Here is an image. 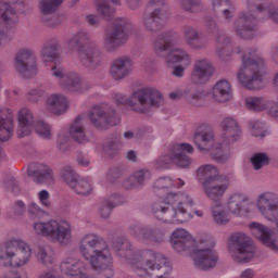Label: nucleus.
Wrapping results in <instances>:
<instances>
[{"mask_svg":"<svg viewBox=\"0 0 278 278\" xmlns=\"http://www.w3.org/2000/svg\"><path fill=\"white\" fill-rule=\"evenodd\" d=\"M114 250L122 262L130 264V266L137 268V270H142L146 275L162 270L163 275H159L155 278H168L173 270L170 262L164 254L151 249L136 251L134 244L125 238H121L114 243Z\"/></svg>","mask_w":278,"mask_h":278,"instance_id":"f257e3e1","label":"nucleus"},{"mask_svg":"<svg viewBox=\"0 0 278 278\" xmlns=\"http://www.w3.org/2000/svg\"><path fill=\"white\" fill-rule=\"evenodd\" d=\"M192 205H194V199L190 193L173 191L151 205V214L154 220L163 225H184L188 223V207Z\"/></svg>","mask_w":278,"mask_h":278,"instance_id":"f03ea898","label":"nucleus"},{"mask_svg":"<svg viewBox=\"0 0 278 278\" xmlns=\"http://www.w3.org/2000/svg\"><path fill=\"white\" fill-rule=\"evenodd\" d=\"M78 251L92 270L104 273V277H114V258L110 245L103 237L94 232L84 235L78 243Z\"/></svg>","mask_w":278,"mask_h":278,"instance_id":"7ed1b4c3","label":"nucleus"},{"mask_svg":"<svg viewBox=\"0 0 278 278\" xmlns=\"http://www.w3.org/2000/svg\"><path fill=\"white\" fill-rule=\"evenodd\" d=\"M68 49L75 51L77 49V59L81 66L89 71H97L103 62L101 50L92 42V35L86 30L75 33L67 40Z\"/></svg>","mask_w":278,"mask_h":278,"instance_id":"20e7f679","label":"nucleus"},{"mask_svg":"<svg viewBox=\"0 0 278 278\" xmlns=\"http://www.w3.org/2000/svg\"><path fill=\"white\" fill-rule=\"evenodd\" d=\"M118 105H128L137 114H147L151 108H162L164 105V96L155 87H146L130 94L129 98L122 93L114 97Z\"/></svg>","mask_w":278,"mask_h":278,"instance_id":"39448f33","label":"nucleus"},{"mask_svg":"<svg viewBox=\"0 0 278 278\" xmlns=\"http://www.w3.org/2000/svg\"><path fill=\"white\" fill-rule=\"evenodd\" d=\"M263 68L264 59L260 51L257 49H250L242 56V65L237 74L239 84L248 88V90H260V84L263 81Z\"/></svg>","mask_w":278,"mask_h":278,"instance_id":"423d86ee","label":"nucleus"},{"mask_svg":"<svg viewBox=\"0 0 278 278\" xmlns=\"http://www.w3.org/2000/svg\"><path fill=\"white\" fill-rule=\"evenodd\" d=\"M31 261V247L21 239L9 240L0 244V266L23 268Z\"/></svg>","mask_w":278,"mask_h":278,"instance_id":"0eeeda50","label":"nucleus"},{"mask_svg":"<svg viewBox=\"0 0 278 278\" xmlns=\"http://www.w3.org/2000/svg\"><path fill=\"white\" fill-rule=\"evenodd\" d=\"M73 224L66 219H50L34 224V231L61 247H68L73 242Z\"/></svg>","mask_w":278,"mask_h":278,"instance_id":"6e6552de","label":"nucleus"},{"mask_svg":"<svg viewBox=\"0 0 278 278\" xmlns=\"http://www.w3.org/2000/svg\"><path fill=\"white\" fill-rule=\"evenodd\" d=\"M228 253L237 264H249L255 257V247L244 232H235L228 239Z\"/></svg>","mask_w":278,"mask_h":278,"instance_id":"1a4fd4ad","label":"nucleus"},{"mask_svg":"<svg viewBox=\"0 0 278 278\" xmlns=\"http://www.w3.org/2000/svg\"><path fill=\"white\" fill-rule=\"evenodd\" d=\"M193 142L202 153H212L217 162H227L219 160L218 155H225V143L214 139V131L202 125L193 135Z\"/></svg>","mask_w":278,"mask_h":278,"instance_id":"9d476101","label":"nucleus"},{"mask_svg":"<svg viewBox=\"0 0 278 278\" xmlns=\"http://www.w3.org/2000/svg\"><path fill=\"white\" fill-rule=\"evenodd\" d=\"M129 25V20L116 18L113 25L105 31L102 45L108 53H116L127 42L126 29Z\"/></svg>","mask_w":278,"mask_h":278,"instance_id":"9b49d317","label":"nucleus"},{"mask_svg":"<svg viewBox=\"0 0 278 278\" xmlns=\"http://www.w3.org/2000/svg\"><path fill=\"white\" fill-rule=\"evenodd\" d=\"M164 0H149L147 14L143 15L141 24L146 31L157 34L166 27V16L164 15Z\"/></svg>","mask_w":278,"mask_h":278,"instance_id":"f8f14e48","label":"nucleus"},{"mask_svg":"<svg viewBox=\"0 0 278 278\" xmlns=\"http://www.w3.org/2000/svg\"><path fill=\"white\" fill-rule=\"evenodd\" d=\"M15 72L24 77V79H31L38 75V58L36 51L29 48L18 50L14 58Z\"/></svg>","mask_w":278,"mask_h":278,"instance_id":"ddd939ff","label":"nucleus"},{"mask_svg":"<svg viewBox=\"0 0 278 278\" xmlns=\"http://www.w3.org/2000/svg\"><path fill=\"white\" fill-rule=\"evenodd\" d=\"M129 233L143 244H164L166 242V229L162 226L149 227L132 224L129 226Z\"/></svg>","mask_w":278,"mask_h":278,"instance_id":"4468645a","label":"nucleus"},{"mask_svg":"<svg viewBox=\"0 0 278 278\" xmlns=\"http://www.w3.org/2000/svg\"><path fill=\"white\" fill-rule=\"evenodd\" d=\"M52 75L58 80L59 85L70 92H86L88 90V84H86L79 74L75 72H68L61 66L52 67Z\"/></svg>","mask_w":278,"mask_h":278,"instance_id":"2eb2a0df","label":"nucleus"},{"mask_svg":"<svg viewBox=\"0 0 278 278\" xmlns=\"http://www.w3.org/2000/svg\"><path fill=\"white\" fill-rule=\"evenodd\" d=\"M255 27H257V17L251 11L241 12L233 23L235 34L243 40L255 38Z\"/></svg>","mask_w":278,"mask_h":278,"instance_id":"dca6fc26","label":"nucleus"},{"mask_svg":"<svg viewBox=\"0 0 278 278\" xmlns=\"http://www.w3.org/2000/svg\"><path fill=\"white\" fill-rule=\"evenodd\" d=\"M222 142L224 143V154L217 156V160H229V144L240 140V126L231 117H226L222 122Z\"/></svg>","mask_w":278,"mask_h":278,"instance_id":"f3484780","label":"nucleus"},{"mask_svg":"<svg viewBox=\"0 0 278 278\" xmlns=\"http://www.w3.org/2000/svg\"><path fill=\"white\" fill-rule=\"evenodd\" d=\"M115 113L108 104L94 105L89 112V121L97 129L114 127Z\"/></svg>","mask_w":278,"mask_h":278,"instance_id":"a211bd4d","label":"nucleus"},{"mask_svg":"<svg viewBox=\"0 0 278 278\" xmlns=\"http://www.w3.org/2000/svg\"><path fill=\"white\" fill-rule=\"evenodd\" d=\"M18 7L23 12L31 10V7L23 2V0H0V18L9 27H14L18 23V14L16 13V8Z\"/></svg>","mask_w":278,"mask_h":278,"instance_id":"6ab92c4d","label":"nucleus"},{"mask_svg":"<svg viewBox=\"0 0 278 278\" xmlns=\"http://www.w3.org/2000/svg\"><path fill=\"white\" fill-rule=\"evenodd\" d=\"M14 136V111L0 108V142H8ZM5 160V151L0 147V162Z\"/></svg>","mask_w":278,"mask_h":278,"instance_id":"aec40b11","label":"nucleus"},{"mask_svg":"<svg viewBox=\"0 0 278 278\" xmlns=\"http://www.w3.org/2000/svg\"><path fill=\"white\" fill-rule=\"evenodd\" d=\"M218 252L211 248L198 249L192 254L193 266L198 270H213L218 265Z\"/></svg>","mask_w":278,"mask_h":278,"instance_id":"412c9836","label":"nucleus"},{"mask_svg":"<svg viewBox=\"0 0 278 278\" xmlns=\"http://www.w3.org/2000/svg\"><path fill=\"white\" fill-rule=\"evenodd\" d=\"M214 76V65L207 59H198L191 72V81L197 86L207 84Z\"/></svg>","mask_w":278,"mask_h":278,"instance_id":"4be33fe9","label":"nucleus"},{"mask_svg":"<svg viewBox=\"0 0 278 278\" xmlns=\"http://www.w3.org/2000/svg\"><path fill=\"white\" fill-rule=\"evenodd\" d=\"M253 201L243 193H233L228 197L226 208L233 216H247L251 212Z\"/></svg>","mask_w":278,"mask_h":278,"instance_id":"5701e85b","label":"nucleus"},{"mask_svg":"<svg viewBox=\"0 0 278 278\" xmlns=\"http://www.w3.org/2000/svg\"><path fill=\"white\" fill-rule=\"evenodd\" d=\"M134 72V59L127 55H122L111 63L110 75L115 81H121L129 77Z\"/></svg>","mask_w":278,"mask_h":278,"instance_id":"b1692460","label":"nucleus"},{"mask_svg":"<svg viewBox=\"0 0 278 278\" xmlns=\"http://www.w3.org/2000/svg\"><path fill=\"white\" fill-rule=\"evenodd\" d=\"M251 233L258 239L269 251H278V240L273 231L261 223L253 222L249 225Z\"/></svg>","mask_w":278,"mask_h":278,"instance_id":"393cba45","label":"nucleus"},{"mask_svg":"<svg viewBox=\"0 0 278 278\" xmlns=\"http://www.w3.org/2000/svg\"><path fill=\"white\" fill-rule=\"evenodd\" d=\"M60 269L63 275L71 278H90L86 274V264L77 257L68 256L64 258L60 264Z\"/></svg>","mask_w":278,"mask_h":278,"instance_id":"a878e982","label":"nucleus"},{"mask_svg":"<svg viewBox=\"0 0 278 278\" xmlns=\"http://www.w3.org/2000/svg\"><path fill=\"white\" fill-rule=\"evenodd\" d=\"M169 242L176 253H184L190 251L194 244V239L188 230L178 228L172 232Z\"/></svg>","mask_w":278,"mask_h":278,"instance_id":"bb28decb","label":"nucleus"},{"mask_svg":"<svg viewBox=\"0 0 278 278\" xmlns=\"http://www.w3.org/2000/svg\"><path fill=\"white\" fill-rule=\"evenodd\" d=\"M202 188L206 199L218 202L220 199H223V197H225V193L229 188V178L222 177L213 182L203 184Z\"/></svg>","mask_w":278,"mask_h":278,"instance_id":"cd10ccee","label":"nucleus"},{"mask_svg":"<svg viewBox=\"0 0 278 278\" xmlns=\"http://www.w3.org/2000/svg\"><path fill=\"white\" fill-rule=\"evenodd\" d=\"M151 177L153 174L148 168H140L126 178L123 186L126 190H140L147 186L148 181H151Z\"/></svg>","mask_w":278,"mask_h":278,"instance_id":"c85d7f7f","label":"nucleus"},{"mask_svg":"<svg viewBox=\"0 0 278 278\" xmlns=\"http://www.w3.org/2000/svg\"><path fill=\"white\" fill-rule=\"evenodd\" d=\"M27 175L36 184H51L53 181V170L42 163H31L27 169Z\"/></svg>","mask_w":278,"mask_h":278,"instance_id":"c756f323","label":"nucleus"},{"mask_svg":"<svg viewBox=\"0 0 278 278\" xmlns=\"http://www.w3.org/2000/svg\"><path fill=\"white\" fill-rule=\"evenodd\" d=\"M17 121L18 138H25V136H29V134L34 131V127H36V118L34 117V113H31L29 109H21L18 112Z\"/></svg>","mask_w":278,"mask_h":278,"instance_id":"7c9ffc66","label":"nucleus"},{"mask_svg":"<svg viewBox=\"0 0 278 278\" xmlns=\"http://www.w3.org/2000/svg\"><path fill=\"white\" fill-rule=\"evenodd\" d=\"M211 8L214 14L220 12L224 23H231L236 17V4L231 0H211Z\"/></svg>","mask_w":278,"mask_h":278,"instance_id":"2f4dec72","label":"nucleus"},{"mask_svg":"<svg viewBox=\"0 0 278 278\" xmlns=\"http://www.w3.org/2000/svg\"><path fill=\"white\" fill-rule=\"evenodd\" d=\"M62 46L60 45V40L58 38L47 39L40 49V58L45 64L48 62H55L60 60V51Z\"/></svg>","mask_w":278,"mask_h":278,"instance_id":"473e14b6","label":"nucleus"},{"mask_svg":"<svg viewBox=\"0 0 278 278\" xmlns=\"http://www.w3.org/2000/svg\"><path fill=\"white\" fill-rule=\"evenodd\" d=\"M211 94L212 99H214L217 103H227V101H231L233 97L231 83L226 79L218 80L213 86Z\"/></svg>","mask_w":278,"mask_h":278,"instance_id":"72a5a7b5","label":"nucleus"},{"mask_svg":"<svg viewBox=\"0 0 278 278\" xmlns=\"http://www.w3.org/2000/svg\"><path fill=\"white\" fill-rule=\"evenodd\" d=\"M153 51L159 58H166L165 51H170L175 47V35L170 31L162 33L154 39Z\"/></svg>","mask_w":278,"mask_h":278,"instance_id":"f704fd0d","label":"nucleus"},{"mask_svg":"<svg viewBox=\"0 0 278 278\" xmlns=\"http://www.w3.org/2000/svg\"><path fill=\"white\" fill-rule=\"evenodd\" d=\"M46 108L48 112L56 116L65 114L68 110V98L62 93H53L47 98Z\"/></svg>","mask_w":278,"mask_h":278,"instance_id":"c9c22d12","label":"nucleus"},{"mask_svg":"<svg viewBox=\"0 0 278 278\" xmlns=\"http://www.w3.org/2000/svg\"><path fill=\"white\" fill-rule=\"evenodd\" d=\"M175 155L176 166L179 168H188L192 164V159L186 153H194V148L190 143H178L172 148Z\"/></svg>","mask_w":278,"mask_h":278,"instance_id":"e433bc0d","label":"nucleus"},{"mask_svg":"<svg viewBox=\"0 0 278 278\" xmlns=\"http://www.w3.org/2000/svg\"><path fill=\"white\" fill-rule=\"evenodd\" d=\"M70 136L78 144H88L90 142V135H88L84 125V116H78L74 119L70 126Z\"/></svg>","mask_w":278,"mask_h":278,"instance_id":"4c0bfd02","label":"nucleus"},{"mask_svg":"<svg viewBox=\"0 0 278 278\" xmlns=\"http://www.w3.org/2000/svg\"><path fill=\"white\" fill-rule=\"evenodd\" d=\"M184 36L185 41L190 49H194L195 51H201V49H205L207 47L206 39L201 37V33L193 26H185L184 27Z\"/></svg>","mask_w":278,"mask_h":278,"instance_id":"58836bf2","label":"nucleus"},{"mask_svg":"<svg viewBox=\"0 0 278 278\" xmlns=\"http://www.w3.org/2000/svg\"><path fill=\"white\" fill-rule=\"evenodd\" d=\"M235 52L236 50H233L231 38L225 34H218L216 37V53L218 58H220V60L224 62H228Z\"/></svg>","mask_w":278,"mask_h":278,"instance_id":"ea45409f","label":"nucleus"},{"mask_svg":"<svg viewBox=\"0 0 278 278\" xmlns=\"http://www.w3.org/2000/svg\"><path fill=\"white\" fill-rule=\"evenodd\" d=\"M165 62L167 64H182V66H190L192 64V58L182 48L173 47L167 54H165Z\"/></svg>","mask_w":278,"mask_h":278,"instance_id":"a19ab883","label":"nucleus"},{"mask_svg":"<svg viewBox=\"0 0 278 278\" xmlns=\"http://www.w3.org/2000/svg\"><path fill=\"white\" fill-rule=\"evenodd\" d=\"M197 177L199 181L203 184H212L214 181H218L223 176L218 172V167L212 164L202 165L197 170Z\"/></svg>","mask_w":278,"mask_h":278,"instance_id":"79ce46f5","label":"nucleus"},{"mask_svg":"<svg viewBox=\"0 0 278 278\" xmlns=\"http://www.w3.org/2000/svg\"><path fill=\"white\" fill-rule=\"evenodd\" d=\"M245 106L250 112H264L270 116V110H273V100H268L262 97H248L245 98Z\"/></svg>","mask_w":278,"mask_h":278,"instance_id":"37998d69","label":"nucleus"},{"mask_svg":"<svg viewBox=\"0 0 278 278\" xmlns=\"http://www.w3.org/2000/svg\"><path fill=\"white\" fill-rule=\"evenodd\" d=\"M121 195L119 194H113L109 198H105L99 206L98 214L100 217H102L104 220H108L110 216H112V210L114 207L121 205Z\"/></svg>","mask_w":278,"mask_h":278,"instance_id":"c03bdc74","label":"nucleus"},{"mask_svg":"<svg viewBox=\"0 0 278 278\" xmlns=\"http://www.w3.org/2000/svg\"><path fill=\"white\" fill-rule=\"evenodd\" d=\"M36 260L42 266H53L56 262L55 252L49 245L39 247L36 252Z\"/></svg>","mask_w":278,"mask_h":278,"instance_id":"a18cd8bd","label":"nucleus"},{"mask_svg":"<svg viewBox=\"0 0 278 278\" xmlns=\"http://www.w3.org/2000/svg\"><path fill=\"white\" fill-rule=\"evenodd\" d=\"M64 3V0H38L37 10L42 14V16H51L55 14L60 7Z\"/></svg>","mask_w":278,"mask_h":278,"instance_id":"49530a36","label":"nucleus"},{"mask_svg":"<svg viewBox=\"0 0 278 278\" xmlns=\"http://www.w3.org/2000/svg\"><path fill=\"white\" fill-rule=\"evenodd\" d=\"M229 214V210L225 208L220 203H216L212 206V217L214 223L217 225H227V223L231 220V216Z\"/></svg>","mask_w":278,"mask_h":278,"instance_id":"de8ad7c7","label":"nucleus"},{"mask_svg":"<svg viewBox=\"0 0 278 278\" xmlns=\"http://www.w3.org/2000/svg\"><path fill=\"white\" fill-rule=\"evenodd\" d=\"M75 194H78L79 197H89V194H92V180L86 179V178H78L74 186L70 187Z\"/></svg>","mask_w":278,"mask_h":278,"instance_id":"09e8293b","label":"nucleus"},{"mask_svg":"<svg viewBox=\"0 0 278 278\" xmlns=\"http://www.w3.org/2000/svg\"><path fill=\"white\" fill-rule=\"evenodd\" d=\"M184 97L191 105L201 108V105H203V99H205V92L192 91V87H187L184 91Z\"/></svg>","mask_w":278,"mask_h":278,"instance_id":"8fccbe9b","label":"nucleus"},{"mask_svg":"<svg viewBox=\"0 0 278 278\" xmlns=\"http://www.w3.org/2000/svg\"><path fill=\"white\" fill-rule=\"evenodd\" d=\"M96 10L100 16H103L108 21L114 18V14H116V10L110 5L108 0H96Z\"/></svg>","mask_w":278,"mask_h":278,"instance_id":"3c124183","label":"nucleus"},{"mask_svg":"<svg viewBox=\"0 0 278 278\" xmlns=\"http://www.w3.org/2000/svg\"><path fill=\"white\" fill-rule=\"evenodd\" d=\"M170 164L177 166V160L175 159V152L170 150V154L161 155L154 161V168L156 170H162L168 168Z\"/></svg>","mask_w":278,"mask_h":278,"instance_id":"603ef678","label":"nucleus"},{"mask_svg":"<svg viewBox=\"0 0 278 278\" xmlns=\"http://www.w3.org/2000/svg\"><path fill=\"white\" fill-rule=\"evenodd\" d=\"M250 162L254 170H262L264 166H268V164H270V156L264 152L254 153L251 156Z\"/></svg>","mask_w":278,"mask_h":278,"instance_id":"864d4df0","label":"nucleus"},{"mask_svg":"<svg viewBox=\"0 0 278 278\" xmlns=\"http://www.w3.org/2000/svg\"><path fill=\"white\" fill-rule=\"evenodd\" d=\"M34 129L42 140H51L53 138V128L46 122H36Z\"/></svg>","mask_w":278,"mask_h":278,"instance_id":"5fc2aeb1","label":"nucleus"},{"mask_svg":"<svg viewBox=\"0 0 278 278\" xmlns=\"http://www.w3.org/2000/svg\"><path fill=\"white\" fill-rule=\"evenodd\" d=\"M61 177L70 188L79 179L77 173L71 166H65L61 169Z\"/></svg>","mask_w":278,"mask_h":278,"instance_id":"6e6d98bb","label":"nucleus"},{"mask_svg":"<svg viewBox=\"0 0 278 278\" xmlns=\"http://www.w3.org/2000/svg\"><path fill=\"white\" fill-rule=\"evenodd\" d=\"M173 186H175L173 178L168 176H163L154 181L153 189L154 192H160V190H168V188H173Z\"/></svg>","mask_w":278,"mask_h":278,"instance_id":"4d7b16f0","label":"nucleus"},{"mask_svg":"<svg viewBox=\"0 0 278 278\" xmlns=\"http://www.w3.org/2000/svg\"><path fill=\"white\" fill-rule=\"evenodd\" d=\"M250 127L252 129V135L255 138H265L266 131V124L262 121H252L250 122Z\"/></svg>","mask_w":278,"mask_h":278,"instance_id":"13d9d810","label":"nucleus"},{"mask_svg":"<svg viewBox=\"0 0 278 278\" xmlns=\"http://www.w3.org/2000/svg\"><path fill=\"white\" fill-rule=\"evenodd\" d=\"M180 7L185 12H199L201 10V0H180Z\"/></svg>","mask_w":278,"mask_h":278,"instance_id":"bf43d9fd","label":"nucleus"},{"mask_svg":"<svg viewBox=\"0 0 278 278\" xmlns=\"http://www.w3.org/2000/svg\"><path fill=\"white\" fill-rule=\"evenodd\" d=\"M27 212L29 216H36L37 218H39L40 216H45V210L40 207V205H38V203L36 202H30L27 205Z\"/></svg>","mask_w":278,"mask_h":278,"instance_id":"052dcab7","label":"nucleus"},{"mask_svg":"<svg viewBox=\"0 0 278 278\" xmlns=\"http://www.w3.org/2000/svg\"><path fill=\"white\" fill-rule=\"evenodd\" d=\"M37 199L39 201V203L42 205V207H47V210H49V207H51V201L49 199H51V194L49 193V191L47 190H41L37 193Z\"/></svg>","mask_w":278,"mask_h":278,"instance_id":"680f3d73","label":"nucleus"},{"mask_svg":"<svg viewBox=\"0 0 278 278\" xmlns=\"http://www.w3.org/2000/svg\"><path fill=\"white\" fill-rule=\"evenodd\" d=\"M45 94H46V91L42 88L31 89L27 93V99L33 103H37V101H40V99H42Z\"/></svg>","mask_w":278,"mask_h":278,"instance_id":"e2e57ef3","label":"nucleus"},{"mask_svg":"<svg viewBox=\"0 0 278 278\" xmlns=\"http://www.w3.org/2000/svg\"><path fill=\"white\" fill-rule=\"evenodd\" d=\"M103 151L106 153V155H116V153H118V143L111 140L103 146Z\"/></svg>","mask_w":278,"mask_h":278,"instance_id":"0e129e2a","label":"nucleus"},{"mask_svg":"<svg viewBox=\"0 0 278 278\" xmlns=\"http://www.w3.org/2000/svg\"><path fill=\"white\" fill-rule=\"evenodd\" d=\"M58 149H60V151H68V136L65 134H59Z\"/></svg>","mask_w":278,"mask_h":278,"instance_id":"69168bd1","label":"nucleus"},{"mask_svg":"<svg viewBox=\"0 0 278 278\" xmlns=\"http://www.w3.org/2000/svg\"><path fill=\"white\" fill-rule=\"evenodd\" d=\"M27 211V206L25 205V202L17 200L13 204V212L16 214V216H23L25 212Z\"/></svg>","mask_w":278,"mask_h":278,"instance_id":"338daca9","label":"nucleus"},{"mask_svg":"<svg viewBox=\"0 0 278 278\" xmlns=\"http://www.w3.org/2000/svg\"><path fill=\"white\" fill-rule=\"evenodd\" d=\"M205 27H207V29L211 30L212 34L218 33V24H216V21L211 17L205 18Z\"/></svg>","mask_w":278,"mask_h":278,"instance_id":"774afa93","label":"nucleus"}]
</instances>
